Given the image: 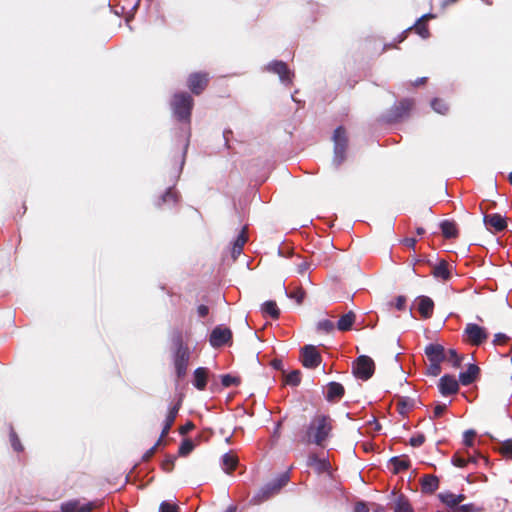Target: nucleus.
Returning a JSON list of instances; mask_svg holds the SVG:
<instances>
[{
    "mask_svg": "<svg viewBox=\"0 0 512 512\" xmlns=\"http://www.w3.org/2000/svg\"><path fill=\"white\" fill-rule=\"evenodd\" d=\"M480 509L473 503L459 504L454 512H479Z\"/></svg>",
    "mask_w": 512,
    "mask_h": 512,
    "instance_id": "09e8293b",
    "label": "nucleus"
},
{
    "mask_svg": "<svg viewBox=\"0 0 512 512\" xmlns=\"http://www.w3.org/2000/svg\"><path fill=\"white\" fill-rule=\"evenodd\" d=\"M397 406L399 413L404 414L413 408L414 400L408 397H400Z\"/></svg>",
    "mask_w": 512,
    "mask_h": 512,
    "instance_id": "72a5a7b5",
    "label": "nucleus"
},
{
    "mask_svg": "<svg viewBox=\"0 0 512 512\" xmlns=\"http://www.w3.org/2000/svg\"><path fill=\"white\" fill-rule=\"evenodd\" d=\"M432 18H434V15L430 14V13L425 14L422 17H420L417 20V22L414 24V26L409 27L408 29H406L405 31L402 32V34L399 36L398 42L400 43V42L404 41L407 37V34L412 30H415V32L417 34H419L422 38H424V39L428 38L430 36V32H429V28L427 25V21Z\"/></svg>",
    "mask_w": 512,
    "mask_h": 512,
    "instance_id": "9d476101",
    "label": "nucleus"
},
{
    "mask_svg": "<svg viewBox=\"0 0 512 512\" xmlns=\"http://www.w3.org/2000/svg\"><path fill=\"white\" fill-rule=\"evenodd\" d=\"M179 199L180 195L178 191L170 187L155 201V206L159 209L174 207L179 202Z\"/></svg>",
    "mask_w": 512,
    "mask_h": 512,
    "instance_id": "f8f14e48",
    "label": "nucleus"
},
{
    "mask_svg": "<svg viewBox=\"0 0 512 512\" xmlns=\"http://www.w3.org/2000/svg\"><path fill=\"white\" fill-rule=\"evenodd\" d=\"M288 297H290L291 299H294L298 304H301L305 297V291L301 287H298V288L294 289L293 291H291L288 294Z\"/></svg>",
    "mask_w": 512,
    "mask_h": 512,
    "instance_id": "49530a36",
    "label": "nucleus"
},
{
    "mask_svg": "<svg viewBox=\"0 0 512 512\" xmlns=\"http://www.w3.org/2000/svg\"><path fill=\"white\" fill-rule=\"evenodd\" d=\"M181 404H182V400L180 398L172 407L169 408V411L166 415L164 424L173 426L174 421H175V419L178 415V412L181 408Z\"/></svg>",
    "mask_w": 512,
    "mask_h": 512,
    "instance_id": "2f4dec72",
    "label": "nucleus"
},
{
    "mask_svg": "<svg viewBox=\"0 0 512 512\" xmlns=\"http://www.w3.org/2000/svg\"><path fill=\"white\" fill-rule=\"evenodd\" d=\"M193 106L194 100L187 92H178L172 97L171 108L174 116L179 121L190 123Z\"/></svg>",
    "mask_w": 512,
    "mask_h": 512,
    "instance_id": "f03ea898",
    "label": "nucleus"
},
{
    "mask_svg": "<svg viewBox=\"0 0 512 512\" xmlns=\"http://www.w3.org/2000/svg\"><path fill=\"white\" fill-rule=\"evenodd\" d=\"M441 363L442 362H430L427 373L431 376H438L441 373Z\"/></svg>",
    "mask_w": 512,
    "mask_h": 512,
    "instance_id": "8fccbe9b",
    "label": "nucleus"
},
{
    "mask_svg": "<svg viewBox=\"0 0 512 512\" xmlns=\"http://www.w3.org/2000/svg\"><path fill=\"white\" fill-rule=\"evenodd\" d=\"M333 419L328 414L316 413L301 434L300 441L304 444H314L325 447L326 441L333 430Z\"/></svg>",
    "mask_w": 512,
    "mask_h": 512,
    "instance_id": "f257e3e1",
    "label": "nucleus"
},
{
    "mask_svg": "<svg viewBox=\"0 0 512 512\" xmlns=\"http://www.w3.org/2000/svg\"><path fill=\"white\" fill-rule=\"evenodd\" d=\"M480 373V368L476 364H469L465 372L459 374V382L463 386L471 385L476 381Z\"/></svg>",
    "mask_w": 512,
    "mask_h": 512,
    "instance_id": "a211bd4d",
    "label": "nucleus"
},
{
    "mask_svg": "<svg viewBox=\"0 0 512 512\" xmlns=\"http://www.w3.org/2000/svg\"><path fill=\"white\" fill-rule=\"evenodd\" d=\"M248 241V228L245 226L242 228L241 232L237 236L236 240L233 243V247L231 250V256L235 261L243 252V247Z\"/></svg>",
    "mask_w": 512,
    "mask_h": 512,
    "instance_id": "f3484780",
    "label": "nucleus"
},
{
    "mask_svg": "<svg viewBox=\"0 0 512 512\" xmlns=\"http://www.w3.org/2000/svg\"><path fill=\"white\" fill-rule=\"evenodd\" d=\"M437 497L442 504L452 509L453 512L456 510L458 505L461 504L466 499V495L454 494L450 491L441 492L437 495Z\"/></svg>",
    "mask_w": 512,
    "mask_h": 512,
    "instance_id": "4468645a",
    "label": "nucleus"
},
{
    "mask_svg": "<svg viewBox=\"0 0 512 512\" xmlns=\"http://www.w3.org/2000/svg\"><path fill=\"white\" fill-rule=\"evenodd\" d=\"M194 447V443L190 439H185L179 447L178 454L180 456H187L193 451Z\"/></svg>",
    "mask_w": 512,
    "mask_h": 512,
    "instance_id": "ea45409f",
    "label": "nucleus"
},
{
    "mask_svg": "<svg viewBox=\"0 0 512 512\" xmlns=\"http://www.w3.org/2000/svg\"><path fill=\"white\" fill-rule=\"evenodd\" d=\"M281 426H282V421H279V422L276 424L275 430H274V432H273V437H275V438H279V437H280V429H281Z\"/></svg>",
    "mask_w": 512,
    "mask_h": 512,
    "instance_id": "338daca9",
    "label": "nucleus"
},
{
    "mask_svg": "<svg viewBox=\"0 0 512 512\" xmlns=\"http://www.w3.org/2000/svg\"><path fill=\"white\" fill-rule=\"evenodd\" d=\"M462 359L463 357L459 356L456 350L449 349L445 360L451 362L453 367L459 368L461 366Z\"/></svg>",
    "mask_w": 512,
    "mask_h": 512,
    "instance_id": "58836bf2",
    "label": "nucleus"
},
{
    "mask_svg": "<svg viewBox=\"0 0 512 512\" xmlns=\"http://www.w3.org/2000/svg\"><path fill=\"white\" fill-rule=\"evenodd\" d=\"M418 311L423 319H429L433 315L434 302L428 296H420L418 298Z\"/></svg>",
    "mask_w": 512,
    "mask_h": 512,
    "instance_id": "6ab92c4d",
    "label": "nucleus"
},
{
    "mask_svg": "<svg viewBox=\"0 0 512 512\" xmlns=\"http://www.w3.org/2000/svg\"><path fill=\"white\" fill-rule=\"evenodd\" d=\"M334 323L331 320L324 319L318 322L317 329L326 333H330L334 329Z\"/></svg>",
    "mask_w": 512,
    "mask_h": 512,
    "instance_id": "a18cd8bd",
    "label": "nucleus"
},
{
    "mask_svg": "<svg viewBox=\"0 0 512 512\" xmlns=\"http://www.w3.org/2000/svg\"><path fill=\"white\" fill-rule=\"evenodd\" d=\"M262 313L270 316L273 319H278L280 316V310L275 301L269 300L262 304Z\"/></svg>",
    "mask_w": 512,
    "mask_h": 512,
    "instance_id": "c85d7f7f",
    "label": "nucleus"
},
{
    "mask_svg": "<svg viewBox=\"0 0 512 512\" xmlns=\"http://www.w3.org/2000/svg\"><path fill=\"white\" fill-rule=\"evenodd\" d=\"M426 438L424 434H418L410 438V445L413 447H420L425 442Z\"/></svg>",
    "mask_w": 512,
    "mask_h": 512,
    "instance_id": "603ef678",
    "label": "nucleus"
},
{
    "mask_svg": "<svg viewBox=\"0 0 512 512\" xmlns=\"http://www.w3.org/2000/svg\"><path fill=\"white\" fill-rule=\"evenodd\" d=\"M421 490L423 493L432 494L439 487V479L437 476L432 474L424 475L421 480Z\"/></svg>",
    "mask_w": 512,
    "mask_h": 512,
    "instance_id": "4be33fe9",
    "label": "nucleus"
},
{
    "mask_svg": "<svg viewBox=\"0 0 512 512\" xmlns=\"http://www.w3.org/2000/svg\"><path fill=\"white\" fill-rule=\"evenodd\" d=\"M103 504L102 501H91L82 505V512H91L92 510L100 507Z\"/></svg>",
    "mask_w": 512,
    "mask_h": 512,
    "instance_id": "864d4df0",
    "label": "nucleus"
},
{
    "mask_svg": "<svg viewBox=\"0 0 512 512\" xmlns=\"http://www.w3.org/2000/svg\"><path fill=\"white\" fill-rule=\"evenodd\" d=\"M9 439H10V443H11V446L14 449V451L22 452L24 450V447H23L17 433L15 432V430L13 428H11V430H10Z\"/></svg>",
    "mask_w": 512,
    "mask_h": 512,
    "instance_id": "e433bc0d",
    "label": "nucleus"
},
{
    "mask_svg": "<svg viewBox=\"0 0 512 512\" xmlns=\"http://www.w3.org/2000/svg\"><path fill=\"white\" fill-rule=\"evenodd\" d=\"M438 387L443 396H448L458 392L459 383L454 376L446 374L440 378Z\"/></svg>",
    "mask_w": 512,
    "mask_h": 512,
    "instance_id": "ddd939ff",
    "label": "nucleus"
},
{
    "mask_svg": "<svg viewBox=\"0 0 512 512\" xmlns=\"http://www.w3.org/2000/svg\"><path fill=\"white\" fill-rule=\"evenodd\" d=\"M273 368L283 371V362L280 359H274L271 362Z\"/></svg>",
    "mask_w": 512,
    "mask_h": 512,
    "instance_id": "69168bd1",
    "label": "nucleus"
},
{
    "mask_svg": "<svg viewBox=\"0 0 512 512\" xmlns=\"http://www.w3.org/2000/svg\"><path fill=\"white\" fill-rule=\"evenodd\" d=\"M194 428H195V425L193 424V422L188 421L185 425H183L179 428V433L181 435H185L188 432H190L191 430H193Z\"/></svg>",
    "mask_w": 512,
    "mask_h": 512,
    "instance_id": "13d9d810",
    "label": "nucleus"
},
{
    "mask_svg": "<svg viewBox=\"0 0 512 512\" xmlns=\"http://www.w3.org/2000/svg\"><path fill=\"white\" fill-rule=\"evenodd\" d=\"M274 484L272 482L266 484L262 487L252 498L253 504H260L266 500H268L273 495L277 494L279 490H274Z\"/></svg>",
    "mask_w": 512,
    "mask_h": 512,
    "instance_id": "aec40b11",
    "label": "nucleus"
},
{
    "mask_svg": "<svg viewBox=\"0 0 512 512\" xmlns=\"http://www.w3.org/2000/svg\"><path fill=\"white\" fill-rule=\"evenodd\" d=\"M394 512H414L411 504L404 495H400L395 502Z\"/></svg>",
    "mask_w": 512,
    "mask_h": 512,
    "instance_id": "7c9ffc66",
    "label": "nucleus"
},
{
    "mask_svg": "<svg viewBox=\"0 0 512 512\" xmlns=\"http://www.w3.org/2000/svg\"><path fill=\"white\" fill-rule=\"evenodd\" d=\"M345 393L344 386L338 382H330L327 385L326 400L329 402H335L340 400Z\"/></svg>",
    "mask_w": 512,
    "mask_h": 512,
    "instance_id": "412c9836",
    "label": "nucleus"
},
{
    "mask_svg": "<svg viewBox=\"0 0 512 512\" xmlns=\"http://www.w3.org/2000/svg\"><path fill=\"white\" fill-rule=\"evenodd\" d=\"M197 313H198L199 317L204 318L209 314V307L206 305H203V304L199 305L197 307Z\"/></svg>",
    "mask_w": 512,
    "mask_h": 512,
    "instance_id": "052dcab7",
    "label": "nucleus"
},
{
    "mask_svg": "<svg viewBox=\"0 0 512 512\" xmlns=\"http://www.w3.org/2000/svg\"><path fill=\"white\" fill-rule=\"evenodd\" d=\"M416 243H417V241H416V239H415V238H405V239L403 240V244H404L406 247H408V248H412V249H414V248H415Z\"/></svg>",
    "mask_w": 512,
    "mask_h": 512,
    "instance_id": "0e129e2a",
    "label": "nucleus"
},
{
    "mask_svg": "<svg viewBox=\"0 0 512 512\" xmlns=\"http://www.w3.org/2000/svg\"><path fill=\"white\" fill-rule=\"evenodd\" d=\"M156 451H157L156 446H152L150 449H148V450L144 453V455H143V457H142V460H143L144 462L149 461V460L154 456V454L156 453Z\"/></svg>",
    "mask_w": 512,
    "mask_h": 512,
    "instance_id": "bf43d9fd",
    "label": "nucleus"
},
{
    "mask_svg": "<svg viewBox=\"0 0 512 512\" xmlns=\"http://www.w3.org/2000/svg\"><path fill=\"white\" fill-rule=\"evenodd\" d=\"M176 457L173 455H167L165 459L161 463V468L167 472L170 473L174 469L175 466Z\"/></svg>",
    "mask_w": 512,
    "mask_h": 512,
    "instance_id": "37998d69",
    "label": "nucleus"
},
{
    "mask_svg": "<svg viewBox=\"0 0 512 512\" xmlns=\"http://www.w3.org/2000/svg\"><path fill=\"white\" fill-rule=\"evenodd\" d=\"M433 275L434 277L440 278L444 281L449 280L451 273L448 268V263L445 260H441L436 266H434Z\"/></svg>",
    "mask_w": 512,
    "mask_h": 512,
    "instance_id": "bb28decb",
    "label": "nucleus"
},
{
    "mask_svg": "<svg viewBox=\"0 0 512 512\" xmlns=\"http://www.w3.org/2000/svg\"><path fill=\"white\" fill-rule=\"evenodd\" d=\"M413 107V101L410 99H403L397 105L393 106L388 113L389 122H398L402 118L408 116Z\"/></svg>",
    "mask_w": 512,
    "mask_h": 512,
    "instance_id": "9b49d317",
    "label": "nucleus"
},
{
    "mask_svg": "<svg viewBox=\"0 0 512 512\" xmlns=\"http://www.w3.org/2000/svg\"><path fill=\"white\" fill-rule=\"evenodd\" d=\"M500 451L505 457L512 459V440L505 441L502 444Z\"/></svg>",
    "mask_w": 512,
    "mask_h": 512,
    "instance_id": "3c124183",
    "label": "nucleus"
},
{
    "mask_svg": "<svg viewBox=\"0 0 512 512\" xmlns=\"http://www.w3.org/2000/svg\"><path fill=\"white\" fill-rule=\"evenodd\" d=\"M222 463H223L225 471L228 474H230L236 469V467L238 465V458L236 455H234L232 453H226L222 457Z\"/></svg>",
    "mask_w": 512,
    "mask_h": 512,
    "instance_id": "c756f323",
    "label": "nucleus"
},
{
    "mask_svg": "<svg viewBox=\"0 0 512 512\" xmlns=\"http://www.w3.org/2000/svg\"><path fill=\"white\" fill-rule=\"evenodd\" d=\"M232 341V331L228 327H223L221 325L216 326L209 338L210 345L214 348L222 347L226 344H231Z\"/></svg>",
    "mask_w": 512,
    "mask_h": 512,
    "instance_id": "6e6552de",
    "label": "nucleus"
},
{
    "mask_svg": "<svg viewBox=\"0 0 512 512\" xmlns=\"http://www.w3.org/2000/svg\"><path fill=\"white\" fill-rule=\"evenodd\" d=\"M425 355L429 362H443L446 359L445 349L440 344H429L425 347Z\"/></svg>",
    "mask_w": 512,
    "mask_h": 512,
    "instance_id": "dca6fc26",
    "label": "nucleus"
},
{
    "mask_svg": "<svg viewBox=\"0 0 512 512\" xmlns=\"http://www.w3.org/2000/svg\"><path fill=\"white\" fill-rule=\"evenodd\" d=\"M241 382L239 377L232 376L230 374H225L221 376V383L224 387H230L232 385H239Z\"/></svg>",
    "mask_w": 512,
    "mask_h": 512,
    "instance_id": "79ce46f5",
    "label": "nucleus"
},
{
    "mask_svg": "<svg viewBox=\"0 0 512 512\" xmlns=\"http://www.w3.org/2000/svg\"><path fill=\"white\" fill-rule=\"evenodd\" d=\"M509 336L504 333H496L494 336L493 343L495 345H504L509 341Z\"/></svg>",
    "mask_w": 512,
    "mask_h": 512,
    "instance_id": "5fc2aeb1",
    "label": "nucleus"
},
{
    "mask_svg": "<svg viewBox=\"0 0 512 512\" xmlns=\"http://www.w3.org/2000/svg\"><path fill=\"white\" fill-rule=\"evenodd\" d=\"M476 436V431L475 430H467L464 432V439H463V443L465 446L467 447H472L474 445V438Z\"/></svg>",
    "mask_w": 512,
    "mask_h": 512,
    "instance_id": "de8ad7c7",
    "label": "nucleus"
},
{
    "mask_svg": "<svg viewBox=\"0 0 512 512\" xmlns=\"http://www.w3.org/2000/svg\"><path fill=\"white\" fill-rule=\"evenodd\" d=\"M180 507L178 504L169 502V501H162L159 505V512H180Z\"/></svg>",
    "mask_w": 512,
    "mask_h": 512,
    "instance_id": "a19ab883",
    "label": "nucleus"
},
{
    "mask_svg": "<svg viewBox=\"0 0 512 512\" xmlns=\"http://www.w3.org/2000/svg\"><path fill=\"white\" fill-rule=\"evenodd\" d=\"M465 341L473 346H480L488 339V332L484 327L475 323H468L464 329Z\"/></svg>",
    "mask_w": 512,
    "mask_h": 512,
    "instance_id": "39448f33",
    "label": "nucleus"
},
{
    "mask_svg": "<svg viewBox=\"0 0 512 512\" xmlns=\"http://www.w3.org/2000/svg\"><path fill=\"white\" fill-rule=\"evenodd\" d=\"M406 301H407V299L405 296H402V295L398 296L395 300V308L400 311L404 310L405 306H406Z\"/></svg>",
    "mask_w": 512,
    "mask_h": 512,
    "instance_id": "6e6d98bb",
    "label": "nucleus"
},
{
    "mask_svg": "<svg viewBox=\"0 0 512 512\" xmlns=\"http://www.w3.org/2000/svg\"><path fill=\"white\" fill-rule=\"evenodd\" d=\"M289 473H282L278 478H276L272 483L274 484V490H281L288 482H289Z\"/></svg>",
    "mask_w": 512,
    "mask_h": 512,
    "instance_id": "c03bdc74",
    "label": "nucleus"
},
{
    "mask_svg": "<svg viewBox=\"0 0 512 512\" xmlns=\"http://www.w3.org/2000/svg\"><path fill=\"white\" fill-rule=\"evenodd\" d=\"M356 319V315L353 311H349L346 314L342 315L337 322V329L339 331H349L351 330Z\"/></svg>",
    "mask_w": 512,
    "mask_h": 512,
    "instance_id": "393cba45",
    "label": "nucleus"
},
{
    "mask_svg": "<svg viewBox=\"0 0 512 512\" xmlns=\"http://www.w3.org/2000/svg\"><path fill=\"white\" fill-rule=\"evenodd\" d=\"M484 223L493 229L494 232H501L507 228L506 218L499 213L486 214L484 216Z\"/></svg>",
    "mask_w": 512,
    "mask_h": 512,
    "instance_id": "2eb2a0df",
    "label": "nucleus"
},
{
    "mask_svg": "<svg viewBox=\"0 0 512 512\" xmlns=\"http://www.w3.org/2000/svg\"><path fill=\"white\" fill-rule=\"evenodd\" d=\"M451 462L454 466L458 468H464L468 465L467 456H465L462 452H456L452 456Z\"/></svg>",
    "mask_w": 512,
    "mask_h": 512,
    "instance_id": "4c0bfd02",
    "label": "nucleus"
},
{
    "mask_svg": "<svg viewBox=\"0 0 512 512\" xmlns=\"http://www.w3.org/2000/svg\"><path fill=\"white\" fill-rule=\"evenodd\" d=\"M440 228L443 237L446 239H453L459 236V230L454 221L444 220L440 223Z\"/></svg>",
    "mask_w": 512,
    "mask_h": 512,
    "instance_id": "b1692460",
    "label": "nucleus"
},
{
    "mask_svg": "<svg viewBox=\"0 0 512 512\" xmlns=\"http://www.w3.org/2000/svg\"><path fill=\"white\" fill-rule=\"evenodd\" d=\"M346 151H347V148L343 147V146H335L334 147V163L336 166H340L346 159Z\"/></svg>",
    "mask_w": 512,
    "mask_h": 512,
    "instance_id": "c9c22d12",
    "label": "nucleus"
},
{
    "mask_svg": "<svg viewBox=\"0 0 512 512\" xmlns=\"http://www.w3.org/2000/svg\"><path fill=\"white\" fill-rule=\"evenodd\" d=\"M209 370L205 367H199L194 371L193 385L196 389L203 391L207 386Z\"/></svg>",
    "mask_w": 512,
    "mask_h": 512,
    "instance_id": "5701e85b",
    "label": "nucleus"
},
{
    "mask_svg": "<svg viewBox=\"0 0 512 512\" xmlns=\"http://www.w3.org/2000/svg\"><path fill=\"white\" fill-rule=\"evenodd\" d=\"M209 81L210 77L207 72H194L187 78V87L194 95L198 96L207 88Z\"/></svg>",
    "mask_w": 512,
    "mask_h": 512,
    "instance_id": "423d86ee",
    "label": "nucleus"
},
{
    "mask_svg": "<svg viewBox=\"0 0 512 512\" xmlns=\"http://www.w3.org/2000/svg\"><path fill=\"white\" fill-rule=\"evenodd\" d=\"M284 382L287 385L298 386L301 382V372L299 370H293L286 374Z\"/></svg>",
    "mask_w": 512,
    "mask_h": 512,
    "instance_id": "f704fd0d",
    "label": "nucleus"
},
{
    "mask_svg": "<svg viewBox=\"0 0 512 512\" xmlns=\"http://www.w3.org/2000/svg\"><path fill=\"white\" fill-rule=\"evenodd\" d=\"M173 342L176 346L173 362L178 379L185 377L190 359L189 347L184 344L181 333H178Z\"/></svg>",
    "mask_w": 512,
    "mask_h": 512,
    "instance_id": "7ed1b4c3",
    "label": "nucleus"
},
{
    "mask_svg": "<svg viewBox=\"0 0 512 512\" xmlns=\"http://www.w3.org/2000/svg\"><path fill=\"white\" fill-rule=\"evenodd\" d=\"M334 147L335 146H343L348 148V137L347 132L343 126H339L335 129L333 134Z\"/></svg>",
    "mask_w": 512,
    "mask_h": 512,
    "instance_id": "cd10ccee",
    "label": "nucleus"
},
{
    "mask_svg": "<svg viewBox=\"0 0 512 512\" xmlns=\"http://www.w3.org/2000/svg\"><path fill=\"white\" fill-rule=\"evenodd\" d=\"M426 82H427V78L421 77V78L416 79L415 82L413 83V85L417 87L420 85H424Z\"/></svg>",
    "mask_w": 512,
    "mask_h": 512,
    "instance_id": "774afa93",
    "label": "nucleus"
},
{
    "mask_svg": "<svg viewBox=\"0 0 512 512\" xmlns=\"http://www.w3.org/2000/svg\"><path fill=\"white\" fill-rule=\"evenodd\" d=\"M322 357L315 346L305 345L301 348L302 365L309 369H314L320 365Z\"/></svg>",
    "mask_w": 512,
    "mask_h": 512,
    "instance_id": "1a4fd4ad",
    "label": "nucleus"
},
{
    "mask_svg": "<svg viewBox=\"0 0 512 512\" xmlns=\"http://www.w3.org/2000/svg\"><path fill=\"white\" fill-rule=\"evenodd\" d=\"M446 404H438L434 408L433 418H439L446 411Z\"/></svg>",
    "mask_w": 512,
    "mask_h": 512,
    "instance_id": "4d7b16f0",
    "label": "nucleus"
},
{
    "mask_svg": "<svg viewBox=\"0 0 512 512\" xmlns=\"http://www.w3.org/2000/svg\"><path fill=\"white\" fill-rule=\"evenodd\" d=\"M355 512H369V508L364 502H357L354 507Z\"/></svg>",
    "mask_w": 512,
    "mask_h": 512,
    "instance_id": "680f3d73",
    "label": "nucleus"
},
{
    "mask_svg": "<svg viewBox=\"0 0 512 512\" xmlns=\"http://www.w3.org/2000/svg\"><path fill=\"white\" fill-rule=\"evenodd\" d=\"M433 110L439 114L445 115L449 110V106L445 100L441 98H435L431 102Z\"/></svg>",
    "mask_w": 512,
    "mask_h": 512,
    "instance_id": "473e14b6",
    "label": "nucleus"
},
{
    "mask_svg": "<svg viewBox=\"0 0 512 512\" xmlns=\"http://www.w3.org/2000/svg\"><path fill=\"white\" fill-rule=\"evenodd\" d=\"M352 371L356 378L367 381L375 372V363L367 355H361L353 362Z\"/></svg>",
    "mask_w": 512,
    "mask_h": 512,
    "instance_id": "20e7f679",
    "label": "nucleus"
},
{
    "mask_svg": "<svg viewBox=\"0 0 512 512\" xmlns=\"http://www.w3.org/2000/svg\"><path fill=\"white\" fill-rule=\"evenodd\" d=\"M390 464L393 466L392 472L393 474H398L402 471H406L410 468L411 463L410 460L406 457H392L390 459Z\"/></svg>",
    "mask_w": 512,
    "mask_h": 512,
    "instance_id": "a878e982",
    "label": "nucleus"
},
{
    "mask_svg": "<svg viewBox=\"0 0 512 512\" xmlns=\"http://www.w3.org/2000/svg\"><path fill=\"white\" fill-rule=\"evenodd\" d=\"M266 70L279 76L282 83L291 85L294 73L289 69L288 65L281 60H273L267 66Z\"/></svg>",
    "mask_w": 512,
    "mask_h": 512,
    "instance_id": "0eeeda50",
    "label": "nucleus"
},
{
    "mask_svg": "<svg viewBox=\"0 0 512 512\" xmlns=\"http://www.w3.org/2000/svg\"><path fill=\"white\" fill-rule=\"evenodd\" d=\"M480 459H483L484 461H486V459L480 454L467 456L468 464L469 463L477 464L478 460H480Z\"/></svg>",
    "mask_w": 512,
    "mask_h": 512,
    "instance_id": "e2e57ef3",
    "label": "nucleus"
}]
</instances>
